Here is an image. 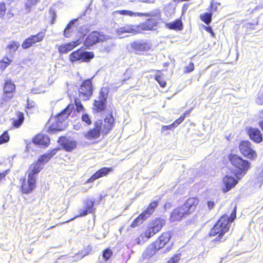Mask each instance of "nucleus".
Returning a JSON list of instances; mask_svg holds the SVG:
<instances>
[{"label":"nucleus","mask_w":263,"mask_h":263,"mask_svg":"<svg viewBox=\"0 0 263 263\" xmlns=\"http://www.w3.org/2000/svg\"><path fill=\"white\" fill-rule=\"evenodd\" d=\"M111 167H103L96 172L87 181V183L92 182L95 180L106 176L109 172L112 171Z\"/></svg>","instance_id":"nucleus-18"},{"label":"nucleus","mask_w":263,"mask_h":263,"mask_svg":"<svg viewBox=\"0 0 263 263\" xmlns=\"http://www.w3.org/2000/svg\"><path fill=\"white\" fill-rule=\"evenodd\" d=\"M106 104V100H103L98 98L97 100H95L93 105L97 111L99 112L105 109Z\"/></svg>","instance_id":"nucleus-28"},{"label":"nucleus","mask_w":263,"mask_h":263,"mask_svg":"<svg viewBox=\"0 0 263 263\" xmlns=\"http://www.w3.org/2000/svg\"><path fill=\"white\" fill-rule=\"evenodd\" d=\"M165 224V220L162 218H158L153 220L149 224L148 229L144 235L147 239L151 238L158 232Z\"/></svg>","instance_id":"nucleus-6"},{"label":"nucleus","mask_w":263,"mask_h":263,"mask_svg":"<svg viewBox=\"0 0 263 263\" xmlns=\"http://www.w3.org/2000/svg\"><path fill=\"white\" fill-rule=\"evenodd\" d=\"M181 258V254L178 253L172 257L166 263H178Z\"/></svg>","instance_id":"nucleus-40"},{"label":"nucleus","mask_w":263,"mask_h":263,"mask_svg":"<svg viewBox=\"0 0 263 263\" xmlns=\"http://www.w3.org/2000/svg\"><path fill=\"white\" fill-rule=\"evenodd\" d=\"M132 47L136 53H138V52L148 51L151 47V44L147 41H137L132 44Z\"/></svg>","instance_id":"nucleus-14"},{"label":"nucleus","mask_w":263,"mask_h":263,"mask_svg":"<svg viewBox=\"0 0 263 263\" xmlns=\"http://www.w3.org/2000/svg\"><path fill=\"white\" fill-rule=\"evenodd\" d=\"M171 235L170 232H166L162 233L155 242L156 247L158 249L163 248L170 240Z\"/></svg>","instance_id":"nucleus-21"},{"label":"nucleus","mask_w":263,"mask_h":263,"mask_svg":"<svg viewBox=\"0 0 263 263\" xmlns=\"http://www.w3.org/2000/svg\"><path fill=\"white\" fill-rule=\"evenodd\" d=\"M198 203L197 198H189L183 205L174 210L171 215V220L173 221L181 220L183 217L194 211Z\"/></svg>","instance_id":"nucleus-2"},{"label":"nucleus","mask_w":263,"mask_h":263,"mask_svg":"<svg viewBox=\"0 0 263 263\" xmlns=\"http://www.w3.org/2000/svg\"><path fill=\"white\" fill-rule=\"evenodd\" d=\"M79 92L80 99L84 101L89 99L93 92L92 84L90 79L83 82L79 89Z\"/></svg>","instance_id":"nucleus-7"},{"label":"nucleus","mask_w":263,"mask_h":263,"mask_svg":"<svg viewBox=\"0 0 263 263\" xmlns=\"http://www.w3.org/2000/svg\"><path fill=\"white\" fill-rule=\"evenodd\" d=\"M142 16L151 17L150 19L159 21L160 20V11L159 9H155L147 13H142Z\"/></svg>","instance_id":"nucleus-26"},{"label":"nucleus","mask_w":263,"mask_h":263,"mask_svg":"<svg viewBox=\"0 0 263 263\" xmlns=\"http://www.w3.org/2000/svg\"><path fill=\"white\" fill-rule=\"evenodd\" d=\"M259 125L263 130V121L259 122Z\"/></svg>","instance_id":"nucleus-57"},{"label":"nucleus","mask_w":263,"mask_h":263,"mask_svg":"<svg viewBox=\"0 0 263 263\" xmlns=\"http://www.w3.org/2000/svg\"><path fill=\"white\" fill-rule=\"evenodd\" d=\"M6 7L4 3H0V18L3 17L6 12Z\"/></svg>","instance_id":"nucleus-49"},{"label":"nucleus","mask_w":263,"mask_h":263,"mask_svg":"<svg viewBox=\"0 0 263 263\" xmlns=\"http://www.w3.org/2000/svg\"><path fill=\"white\" fill-rule=\"evenodd\" d=\"M256 103L259 105L263 104V97H258L256 99Z\"/></svg>","instance_id":"nucleus-53"},{"label":"nucleus","mask_w":263,"mask_h":263,"mask_svg":"<svg viewBox=\"0 0 263 263\" xmlns=\"http://www.w3.org/2000/svg\"><path fill=\"white\" fill-rule=\"evenodd\" d=\"M187 114V112L184 114V115L181 116L179 118L176 120L173 123V125H174L175 127L178 126L184 120L185 116Z\"/></svg>","instance_id":"nucleus-45"},{"label":"nucleus","mask_w":263,"mask_h":263,"mask_svg":"<svg viewBox=\"0 0 263 263\" xmlns=\"http://www.w3.org/2000/svg\"><path fill=\"white\" fill-rule=\"evenodd\" d=\"M112 253L111 250L109 249H107L103 252V257L105 260H107L112 255Z\"/></svg>","instance_id":"nucleus-42"},{"label":"nucleus","mask_w":263,"mask_h":263,"mask_svg":"<svg viewBox=\"0 0 263 263\" xmlns=\"http://www.w3.org/2000/svg\"><path fill=\"white\" fill-rule=\"evenodd\" d=\"M158 202L157 201L152 202L146 210H145L130 224L132 228L139 226L144 220L149 217L155 211L158 206Z\"/></svg>","instance_id":"nucleus-5"},{"label":"nucleus","mask_w":263,"mask_h":263,"mask_svg":"<svg viewBox=\"0 0 263 263\" xmlns=\"http://www.w3.org/2000/svg\"><path fill=\"white\" fill-rule=\"evenodd\" d=\"M116 13L121 15H127L130 16H142V13L134 12L132 11L126 10L117 11Z\"/></svg>","instance_id":"nucleus-33"},{"label":"nucleus","mask_w":263,"mask_h":263,"mask_svg":"<svg viewBox=\"0 0 263 263\" xmlns=\"http://www.w3.org/2000/svg\"><path fill=\"white\" fill-rule=\"evenodd\" d=\"M155 80L159 83L161 87H164L166 86V82L162 79L160 75L157 74L155 76Z\"/></svg>","instance_id":"nucleus-43"},{"label":"nucleus","mask_w":263,"mask_h":263,"mask_svg":"<svg viewBox=\"0 0 263 263\" xmlns=\"http://www.w3.org/2000/svg\"><path fill=\"white\" fill-rule=\"evenodd\" d=\"M239 149L242 154L249 159H254L257 154L253 149L251 143L248 141H242L239 144Z\"/></svg>","instance_id":"nucleus-11"},{"label":"nucleus","mask_w":263,"mask_h":263,"mask_svg":"<svg viewBox=\"0 0 263 263\" xmlns=\"http://www.w3.org/2000/svg\"><path fill=\"white\" fill-rule=\"evenodd\" d=\"M45 33L44 31H41L36 35H31L26 39L22 45V48H29L34 44L42 41L45 36Z\"/></svg>","instance_id":"nucleus-12"},{"label":"nucleus","mask_w":263,"mask_h":263,"mask_svg":"<svg viewBox=\"0 0 263 263\" xmlns=\"http://www.w3.org/2000/svg\"><path fill=\"white\" fill-rule=\"evenodd\" d=\"M113 123L114 118L112 116L106 118L104 120H98L95 123L93 128L83 133L84 136L86 139L91 140L98 138L101 132L106 135L112 127Z\"/></svg>","instance_id":"nucleus-1"},{"label":"nucleus","mask_w":263,"mask_h":263,"mask_svg":"<svg viewBox=\"0 0 263 263\" xmlns=\"http://www.w3.org/2000/svg\"><path fill=\"white\" fill-rule=\"evenodd\" d=\"M11 62L12 61L8 58H4L0 61V69L2 71H4L10 64Z\"/></svg>","instance_id":"nucleus-37"},{"label":"nucleus","mask_w":263,"mask_h":263,"mask_svg":"<svg viewBox=\"0 0 263 263\" xmlns=\"http://www.w3.org/2000/svg\"><path fill=\"white\" fill-rule=\"evenodd\" d=\"M27 108H32L35 107V103L32 101L30 100L29 99L27 100Z\"/></svg>","instance_id":"nucleus-51"},{"label":"nucleus","mask_w":263,"mask_h":263,"mask_svg":"<svg viewBox=\"0 0 263 263\" xmlns=\"http://www.w3.org/2000/svg\"><path fill=\"white\" fill-rule=\"evenodd\" d=\"M40 1V0H27L25 4L27 12H29L31 11V8L35 6Z\"/></svg>","instance_id":"nucleus-35"},{"label":"nucleus","mask_w":263,"mask_h":263,"mask_svg":"<svg viewBox=\"0 0 263 263\" xmlns=\"http://www.w3.org/2000/svg\"><path fill=\"white\" fill-rule=\"evenodd\" d=\"M175 126L173 125V123H172V124H170L169 125H167V126L164 125L162 127L161 132L163 133L167 130H171L173 128H175Z\"/></svg>","instance_id":"nucleus-50"},{"label":"nucleus","mask_w":263,"mask_h":263,"mask_svg":"<svg viewBox=\"0 0 263 263\" xmlns=\"http://www.w3.org/2000/svg\"><path fill=\"white\" fill-rule=\"evenodd\" d=\"M107 39V36L102 33L93 31L90 33L84 41V44L87 47L93 46L97 43L103 42Z\"/></svg>","instance_id":"nucleus-10"},{"label":"nucleus","mask_w":263,"mask_h":263,"mask_svg":"<svg viewBox=\"0 0 263 263\" xmlns=\"http://www.w3.org/2000/svg\"><path fill=\"white\" fill-rule=\"evenodd\" d=\"M7 174V171H6V172H3V173H0V180L2 179V178H3L5 177V176L6 175V174Z\"/></svg>","instance_id":"nucleus-56"},{"label":"nucleus","mask_w":263,"mask_h":263,"mask_svg":"<svg viewBox=\"0 0 263 263\" xmlns=\"http://www.w3.org/2000/svg\"><path fill=\"white\" fill-rule=\"evenodd\" d=\"M74 104L78 111H81L84 109L83 106L79 99H75Z\"/></svg>","instance_id":"nucleus-44"},{"label":"nucleus","mask_w":263,"mask_h":263,"mask_svg":"<svg viewBox=\"0 0 263 263\" xmlns=\"http://www.w3.org/2000/svg\"><path fill=\"white\" fill-rule=\"evenodd\" d=\"M15 88L14 84L9 80H7L5 82L4 91L6 98L10 99L13 96V91Z\"/></svg>","instance_id":"nucleus-24"},{"label":"nucleus","mask_w":263,"mask_h":263,"mask_svg":"<svg viewBox=\"0 0 263 263\" xmlns=\"http://www.w3.org/2000/svg\"><path fill=\"white\" fill-rule=\"evenodd\" d=\"M93 58V54L91 52L83 51L79 49L72 52L69 55V59L72 63L76 61L88 62Z\"/></svg>","instance_id":"nucleus-8"},{"label":"nucleus","mask_w":263,"mask_h":263,"mask_svg":"<svg viewBox=\"0 0 263 263\" xmlns=\"http://www.w3.org/2000/svg\"><path fill=\"white\" fill-rule=\"evenodd\" d=\"M91 250L92 248L90 245H88L86 247H85L84 250L82 251L81 254H82V256H81V258L88 254Z\"/></svg>","instance_id":"nucleus-47"},{"label":"nucleus","mask_w":263,"mask_h":263,"mask_svg":"<svg viewBox=\"0 0 263 263\" xmlns=\"http://www.w3.org/2000/svg\"><path fill=\"white\" fill-rule=\"evenodd\" d=\"M82 120L83 122L86 123V124L87 125H90L91 123V119L89 116L86 114L82 115Z\"/></svg>","instance_id":"nucleus-46"},{"label":"nucleus","mask_w":263,"mask_h":263,"mask_svg":"<svg viewBox=\"0 0 263 263\" xmlns=\"http://www.w3.org/2000/svg\"><path fill=\"white\" fill-rule=\"evenodd\" d=\"M77 20V19L72 20L67 25V27H66L64 31V35L66 37H68L71 35L72 31V29L71 27L73 26V25H74V24Z\"/></svg>","instance_id":"nucleus-34"},{"label":"nucleus","mask_w":263,"mask_h":263,"mask_svg":"<svg viewBox=\"0 0 263 263\" xmlns=\"http://www.w3.org/2000/svg\"><path fill=\"white\" fill-rule=\"evenodd\" d=\"M232 164L245 174L250 167L249 162L236 155H231L229 158Z\"/></svg>","instance_id":"nucleus-9"},{"label":"nucleus","mask_w":263,"mask_h":263,"mask_svg":"<svg viewBox=\"0 0 263 263\" xmlns=\"http://www.w3.org/2000/svg\"><path fill=\"white\" fill-rule=\"evenodd\" d=\"M59 142L66 151H71L76 148L77 145L76 141L70 139L60 138Z\"/></svg>","instance_id":"nucleus-23"},{"label":"nucleus","mask_w":263,"mask_h":263,"mask_svg":"<svg viewBox=\"0 0 263 263\" xmlns=\"http://www.w3.org/2000/svg\"><path fill=\"white\" fill-rule=\"evenodd\" d=\"M107 94V89L106 88L103 87L101 89L100 96L98 98L103 99V100H106Z\"/></svg>","instance_id":"nucleus-41"},{"label":"nucleus","mask_w":263,"mask_h":263,"mask_svg":"<svg viewBox=\"0 0 263 263\" xmlns=\"http://www.w3.org/2000/svg\"><path fill=\"white\" fill-rule=\"evenodd\" d=\"M20 44L17 42L11 41L10 42L6 48L7 52L13 54L14 53L18 48Z\"/></svg>","instance_id":"nucleus-30"},{"label":"nucleus","mask_w":263,"mask_h":263,"mask_svg":"<svg viewBox=\"0 0 263 263\" xmlns=\"http://www.w3.org/2000/svg\"><path fill=\"white\" fill-rule=\"evenodd\" d=\"M36 176H33L31 174H28V180H24L22 182L21 190L24 194L31 192L35 187Z\"/></svg>","instance_id":"nucleus-13"},{"label":"nucleus","mask_w":263,"mask_h":263,"mask_svg":"<svg viewBox=\"0 0 263 263\" xmlns=\"http://www.w3.org/2000/svg\"><path fill=\"white\" fill-rule=\"evenodd\" d=\"M205 29L207 32L210 33L213 36H214V33L212 31L211 27H205Z\"/></svg>","instance_id":"nucleus-55"},{"label":"nucleus","mask_w":263,"mask_h":263,"mask_svg":"<svg viewBox=\"0 0 263 263\" xmlns=\"http://www.w3.org/2000/svg\"><path fill=\"white\" fill-rule=\"evenodd\" d=\"M261 113L263 114V110L261 111Z\"/></svg>","instance_id":"nucleus-59"},{"label":"nucleus","mask_w":263,"mask_h":263,"mask_svg":"<svg viewBox=\"0 0 263 263\" xmlns=\"http://www.w3.org/2000/svg\"><path fill=\"white\" fill-rule=\"evenodd\" d=\"M150 1H151L150 3H151V2H153L154 0H150Z\"/></svg>","instance_id":"nucleus-58"},{"label":"nucleus","mask_w":263,"mask_h":263,"mask_svg":"<svg viewBox=\"0 0 263 263\" xmlns=\"http://www.w3.org/2000/svg\"><path fill=\"white\" fill-rule=\"evenodd\" d=\"M58 149L54 148L47 154L40 157V161H43V163H47L54 155L56 154Z\"/></svg>","instance_id":"nucleus-31"},{"label":"nucleus","mask_w":263,"mask_h":263,"mask_svg":"<svg viewBox=\"0 0 263 263\" xmlns=\"http://www.w3.org/2000/svg\"><path fill=\"white\" fill-rule=\"evenodd\" d=\"M223 182L226 187L223 189L224 192H227L234 187L237 183V181L231 176H226L223 178Z\"/></svg>","instance_id":"nucleus-17"},{"label":"nucleus","mask_w":263,"mask_h":263,"mask_svg":"<svg viewBox=\"0 0 263 263\" xmlns=\"http://www.w3.org/2000/svg\"><path fill=\"white\" fill-rule=\"evenodd\" d=\"M194 70V64L191 63L190 64L186 67V71L191 72Z\"/></svg>","instance_id":"nucleus-52"},{"label":"nucleus","mask_w":263,"mask_h":263,"mask_svg":"<svg viewBox=\"0 0 263 263\" xmlns=\"http://www.w3.org/2000/svg\"><path fill=\"white\" fill-rule=\"evenodd\" d=\"M229 230L228 216L224 215L221 216L214 225V227L211 230L209 234L210 236L218 235V240H220L224 234L228 232Z\"/></svg>","instance_id":"nucleus-4"},{"label":"nucleus","mask_w":263,"mask_h":263,"mask_svg":"<svg viewBox=\"0 0 263 263\" xmlns=\"http://www.w3.org/2000/svg\"><path fill=\"white\" fill-rule=\"evenodd\" d=\"M200 17L206 24L209 25L211 22L212 14L211 13H205L201 14Z\"/></svg>","instance_id":"nucleus-38"},{"label":"nucleus","mask_w":263,"mask_h":263,"mask_svg":"<svg viewBox=\"0 0 263 263\" xmlns=\"http://www.w3.org/2000/svg\"><path fill=\"white\" fill-rule=\"evenodd\" d=\"M248 134L251 139L256 143L260 142L262 140V135L260 131L255 128H250L248 129Z\"/></svg>","instance_id":"nucleus-22"},{"label":"nucleus","mask_w":263,"mask_h":263,"mask_svg":"<svg viewBox=\"0 0 263 263\" xmlns=\"http://www.w3.org/2000/svg\"><path fill=\"white\" fill-rule=\"evenodd\" d=\"M94 201L92 200H88L85 203V210H83L82 213H80L81 216H83L87 214L88 213H91L93 210Z\"/></svg>","instance_id":"nucleus-29"},{"label":"nucleus","mask_w":263,"mask_h":263,"mask_svg":"<svg viewBox=\"0 0 263 263\" xmlns=\"http://www.w3.org/2000/svg\"><path fill=\"white\" fill-rule=\"evenodd\" d=\"M33 141L35 144L46 147L49 143L50 139L47 135L38 134L33 138Z\"/></svg>","instance_id":"nucleus-20"},{"label":"nucleus","mask_w":263,"mask_h":263,"mask_svg":"<svg viewBox=\"0 0 263 263\" xmlns=\"http://www.w3.org/2000/svg\"><path fill=\"white\" fill-rule=\"evenodd\" d=\"M158 21L155 20L148 19L144 23H141L138 25L139 33L143 31L152 30L154 27L157 26Z\"/></svg>","instance_id":"nucleus-15"},{"label":"nucleus","mask_w":263,"mask_h":263,"mask_svg":"<svg viewBox=\"0 0 263 263\" xmlns=\"http://www.w3.org/2000/svg\"><path fill=\"white\" fill-rule=\"evenodd\" d=\"M123 33H139L138 25H125L117 29V33L120 35Z\"/></svg>","instance_id":"nucleus-16"},{"label":"nucleus","mask_w":263,"mask_h":263,"mask_svg":"<svg viewBox=\"0 0 263 263\" xmlns=\"http://www.w3.org/2000/svg\"><path fill=\"white\" fill-rule=\"evenodd\" d=\"M215 203L213 201H209L208 202V206L209 210H211L214 206Z\"/></svg>","instance_id":"nucleus-54"},{"label":"nucleus","mask_w":263,"mask_h":263,"mask_svg":"<svg viewBox=\"0 0 263 263\" xmlns=\"http://www.w3.org/2000/svg\"><path fill=\"white\" fill-rule=\"evenodd\" d=\"M236 207H235L234 209L233 210V212L231 214V215L230 217H228V223L229 222H232L233 221V220L236 218Z\"/></svg>","instance_id":"nucleus-48"},{"label":"nucleus","mask_w":263,"mask_h":263,"mask_svg":"<svg viewBox=\"0 0 263 263\" xmlns=\"http://www.w3.org/2000/svg\"><path fill=\"white\" fill-rule=\"evenodd\" d=\"M158 247H156V246H155L154 245L149 246L146 251L144 252V255L145 257H151L152 255H153L155 253V250Z\"/></svg>","instance_id":"nucleus-36"},{"label":"nucleus","mask_w":263,"mask_h":263,"mask_svg":"<svg viewBox=\"0 0 263 263\" xmlns=\"http://www.w3.org/2000/svg\"><path fill=\"white\" fill-rule=\"evenodd\" d=\"M16 116L17 119L13 121V125L16 128H18L23 124L24 117L23 113L19 111L16 112Z\"/></svg>","instance_id":"nucleus-32"},{"label":"nucleus","mask_w":263,"mask_h":263,"mask_svg":"<svg viewBox=\"0 0 263 263\" xmlns=\"http://www.w3.org/2000/svg\"><path fill=\"white\" fill-rule=\"evenodd\" d=\"M9 140V136L8 134V132H5L1 136H0V144L6 143L8 142Z\"/></svg>","instance_id":"nucleus-39"},{"label":"nucleus","mask_w":263,"mask_h":263,"mask_svg":"<svg viewBox=\"0 0 263 263\" xmlns=\"http://www.w3.org/2000/svg\"><path fill=\"white\" fill-rule=\"evenodd\" d=\"M166 26L170 29L181 30L182 29V23L180 20H177L173 22L167 23Z\"/></svg>","instance_id":"nucleus-27"},{"label":"nucleus","mask_w":263,"mask_h":263,"mask_svg":"<svg viewBox=\"0 0 263 263\" xmlns=\"http://www.w3.org/2000/svg\"><path fill=\"white\" fill-rule=\"evenodd\" d=\"M45 163H43V161H40L39 158L34 164L30 166L28 174H31L33 176H36V175L42 169Z\"/></svg>","instance_id":"nucleus-25"},{"label":"nucleus","mask_w":263,"mask_h":263,"mask_svg":"<svg viewBox=\"0 0 263 263\" xmlns=\"http://www.w3.org/2000/svg\"><path fill=\"white\" fill-rule=\"evenodd\" d=\"M73 108V104H69L68 106L61 111L58 115L50 120L52 122L49 127V130L51 132L54 131H62L65 127L64 122L71 112Z\"/></svg>","instance_id":"nucleus-3"},{"label":"nucleus","mask_w":263,"mask_h":263,"mask_svg":"<svg viewBox=\"0 0 263 263\" xmlns=\"http://www.w3.org/2000/svg\"><path fill=\"white\" fill-rule=\"evenodd\" d=\"M82 41L79 39L75 42L60 46L58 48L59 51L61 53H66L78 46Z\"/></svg>","instance_id":"nucleus-19"}]
</instances>
